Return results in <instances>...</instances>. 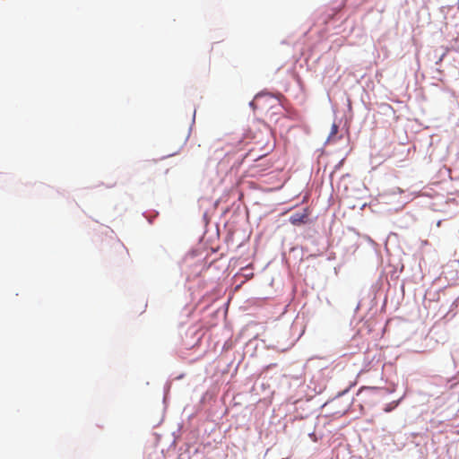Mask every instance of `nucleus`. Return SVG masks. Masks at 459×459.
Returning a JSON list of instances; mask_svg holds the SVG:
<instances>
[{
  "label": "nucleus",
  "mask_w": 459,
  "mask_h": 459,
  "mask_svg": "<svg viewBox=\"0 0 459 459\" xmlns=\"http://www.w3.org/2000/svg\"><path fill=\"white\" fill-rule=\"evenodd\" d=\"M214 148H215V151H218V150H223V147L221 145V143H220V142H218V143L215 144Z\"/></svg>",
  "instance_id": "nucleus-3"
},
{
  "label": "nucleus",
  "mask_w": 459,
  "mask_h": 459,
  "mask_svg": "<svg viewBox=\"0 0 459 459\" xmlns=\"http://www.w3.org/2000/svg\"><path fill=\"white\" fill-rule=\"evenodd\" d=\"M308 218V212L305 209L302 212L293 213L290 217V221L292 225L299 226L307 222Z\"/></svg>",
  "instance_id": "nucleus-1"
},
{
  "label": "nucleus",
  "mask_w": 459,
  "mask_h": 459,
  "mask_svg": "<svg viewBox=\"0 0 459 459\" xmlns=\"http://www.w3.org/2000/svg\"><path fill=\"white\" fill-rule=\"evenodd\" d=\"M385 411L388 412V411H391V408H390V407H386V408L385 409Z\"/></svg>",
  "instance_id": "nucleus-4"
},
{
  "label": "nucleus",
  "mask_w": 459,
  "mask_h": 459,
  "mask_svg": "<svg viewBox=\"0 0 459 459\" xmlns=\"http://www.w3.org/2000/svg\"><path fill=\"white\" fill-rule=\"evenodd\" d=\"M337 131H338V126H337V125H335V124H333V125L332 126L331 134H337Z\"/></svg>",
  "instance_id": "nucleus-2"
},
{
  "label": "nucleus",
  "mask_w": 459,
  "mask_h": 459,
  "mask_svg": "<svg viewBox=\"0 0 459 459\" xmlns=\"http://www.w3.org/2000/svg\"><path fill=\"white\" fill-rule=\"evenodd\" d=\"M458 8H459V0H458Z\"/></svg>",
  "instance_id": "nucleus-5"
}]
</instances>
